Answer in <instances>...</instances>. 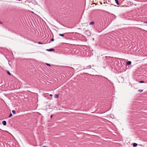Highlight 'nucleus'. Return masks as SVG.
<instances>
[{
	"instance_id": "obj_18",
	"label": "nucleus",
	"mask_w": 147,
	"mask_h": 147,
	"mask_svg": "<svg viewBox=\"0 0 147 147\" xmlns=\"http://www.w3.org/2000/svg\"><path fill=\"white\" fill-rule=\"evenodd\" d=\"M38 43L40 44H42V43L40 42H38Z\"/></svg>"
},
{
	"instance_id": "obj_10",
	"label": "nucleus",
	"mask_w": 147,
	"mask_h": 147,
	"mask_svg": "<svg viewBox=\"0 0 147 147\" xmlns=\"http://www.w3.org/2000/svg\"><path fill=\"white\" fill-rule=\"evenodd\" d=\"M12 112L14 114H15L16 113L15 111V110H12Z\"/></svg>"
},
{
	"instance_id": "obj_19",
	"label": "nucleus",
	"mask_w": 147,
	"mask_h": 147,
	"mask_svg": "<svg viewBox=\"0 0 147 147\" xmlns=\"http://www.w3.org/2000/svg\"><path fill=\"white\" fill-rule=\"evenodd\" d=\"M53 117V115H51V119H52V117Z\"/></svg>"
},
{
	"instance_id": "obj_2",
	"label": "nucleus",
	"mask_w": 147,
	"mask_h": 147,
	"mask_svg": "<svg viewBox=\"0 0 147 147\" xmlns=\"http://www.w3.org/2000/svg\"><path fill=\"white\" fill-rule=\"evenodd\" d=\"M2 123L3 125H6V122L5 121H3L2 122Z\"/></svg>"
},
{
	"instance_id": "obj_6",
	"label": "nucleus",
	"mask_w": 147,
	"mask_h": 147,
	"mask_svg": "<svg viewBox=\"0 0 147 147\" xmlns=\"http://www.w3.org/2000/svg\"><path fill=\"white\" fill-rule=\"evenodd\" d=\"M54 97L55 98H58L59 97V95L58 94H55L54 95Z\"/></svg>"
},
{
	"instance_id": "obj_1",
	"label": "nucleus",
	"mask_w": 147,
	"mask_h": 147,
	"mask_svg": "<svg viewBox=\"0 0 147 147\" xmlns=\"http://www.w3.org/2000/svg\"><path fill=\"white\" fill-rule=\"evenodd\" d=\"M86 34H87L88 36H90L91 35V34L90 32L88 31H86Z\"/></svg>"
},
{
	"instance_id": "obj_8",
	"label": "nucleus",
	"mask_w": 147,
	"mask_h": 147,
	"mask_svg": "<svg viewBox=\"0 0 147 147\" xmlns=\"http://www.w3.org/2000/svg\"><path fill=\"white\" fill-rule=\"evenodd\" d=\"M137 144L136 143H134L133 144V146L134 147H136L137 146Z\"/></svg>"
},
{
	"instance_id": "obj_20",
	"label": "nucleus",
	"mask_w": 147,
	"mask_h": 147,
	"mask_svg": "<svg viewBox=\"0 0 147 147\" xmlns=\"http://www.w3.org/2000/svg\"><path fill=\"white\" fill-rule=\"evenodd\" d=\"M50 96H53V95L52 94H51L50 95Z\"/></svg>"
},
{
	"instance_id": "obj_9",
	"label": "nucleus",
	"mask_w": 147,
	"mask_h": 147,
	"mask_svg": "<svg viewBox=\"0 0 147 147\" xmlns=\"http://www.w3.org/2000/svg\"><path fill=\"white\" fill-rule=\"evenodd\" d=\"M94 24V22H90L89 23V24L90 25L93 24Z\"/></svg>"
},
{
	"instance_id": "obj_4",
	"label": "nucleus",
	"mask_w": 147,
	"mask_h": 147,
	"mask_svg": "<svg viewBox=\"0 0 147 147\" xmlns=\"http://www.w3.org/2000/svg\"><path fill=\"white\" fill-rule=\"evenodd\" d=\"M91 67V66L90 65H89L88 66H86V68H84V69H88L89 68H90Z\"/></svg>"
},
{
	"instance_id": "obj_12",
	"label": "nucleus",
	"mask_w": 147,
	"mask_h": 147,
	"mask_svg": "<svg viewBox=\"0 0 147 147\" xmlns=\"http://www.w3.org/2000/svg\"><path fill=\"white\" fill-rule=\"evenodd\" d=\"M139 82V83H144V81H140Z\"/></svg>"
},
{
	"instance_id": "obj_15",
	"label": "nucleus",
	"mask_w": 147,
	"mask_h": 147,
	"mask_svg": "<svg viewBox=\"0 0 147 147\" xmlns=\"http://www.w3.org/2000/svg\"><path fill=\"white\" fill-rule=\"evenodd\" d=\"M7 73L8 74V75H11V73H10V72H9V71H7Z\"/></svg>"
},
{
	"instance_id": "obj_5",
	"label": "nucleus",
	"mask_w": 147,
	"mask_h": 147,
	"mask_svg": "<svg viewBox=\"0 0 147 147\" xmlns=\"http://www.w3.org/2000/svg\"><path fill=\"white\" fill-rule=\"evenodd\" d=\"M131 64V62L130 61H128L127 62L126 65H130Z\"/></svg>"
},
{
	"instance_id": "obj_22",
	"label": "nucleus",
	"mask_w": 147,
	"mask_h": 147,
	"mask_svg": "<svg viewBox=\"0 0 147 147\" xmlns=\"http://www.w3.org/2000/svg\"><path fill=\"white\" fill-rule=\"evenodd\" d=\"M146 23L147 24V22H146Z\"/></svg>"
},
{
	"instance_id": "obj_17",
	"label": "nucleus",
	"mask_w": 147,
	"mask_h": 147,
	"mask_svg": "<svg viewBox=\"0 0 147 147\" xmlns=\"http://www.w3.org/2000/svg\"><path fill=\"white\" fill-rule=\"evenodd\" d=\"M51 41H54V39H53V38H52V39H51Z\"/></svg>"
},
{
	"instance_id": "obj_16",
	"label": "nucleus",
	"mask_w": 147,
	"mask_h": 147,
	"mask_svg": "<svg viewBox=\"0 0 147 147\" xmlns=\"http://www.w3.org/2000/svg\"><path fill=\"white\" fill-rule=\"evenodd\" d=\"M46 64L48 66H51V65L50 64H49L46 63Z\"/></svg>"
},
{
	"instance_id": "obj_13",
	"label": "nucleus",
	"mask_w": 147,
	"mask_h": 147,
	"mask_svg": "<svg viewBox=\"0 0 147 147\" xmlns=\"http://www.w3.org/2000/svg\"><path fill=\"white\" fill-rule=\"evenodd\" d=\"M143 91V90H139L138 91V92H142Z\"/></svg>"
},
{
	"instance_id": "obj_3",
	"label": "nucleus",
	"mask_w": 147,
	"mask_h": 147,
	"mask_svg": "<svg viewBox=\"0 0 147 147\" xmlns=\"http://www.w3.org/2000/svg\"><path fill=\"white\" fill-rule=\"evenodd\" d=\"M54 49H47V51H54Z\"/></svg>"
},
{
	"instance_id": "obj_11",
	"label": "nucleus",
	"mask_w": 147,
	"mask_h": 147,
	"mask_svg": "<svg viewBox=\"0 0 147 147\" xmlns=\"http://www.w3.org/2000/svg\"><path fill=\"white\" fill-rule=\"evenodd\" d=\"M59 35L60 36H62V37H63L64 36V35L63 34H59Z\"/></svg>"
},
{
	"instance_id": "obj_21",
	"label": "nucleus",
	"mask_w": 147,
	"mask_h": 147,
	"mask_svg": "<svg viewBox=\"0 0 147 147\" xmlns=\"http://www.w3.org/2000/svg\"><path fill=\"white\" fill-rule=\"evenodd\" d=\"M0 24H2V23L0 22Z\"/></svg>"
},
{
	"instance_id": "obj_7",
	"label": "nucleus",
	"mask_w": 147,
	"mask_h": 147,
	"mask_svg": "<svg viewBox=\"0 0 147 147\" xmlns=\"http://www.w3.org/2000/svg\"><path fill=\"white\" fill-rule=\"evenodd\" d=\"M115 1L116 3L118 5H119L118 0H115Z\"/></svg>"
},
{
	"instance_id": "obj_14",
	"label": "nucleus",
	"mask_w": 147,
	"mask_h": 147,
	"mask_svg": "<svg viewBox=\"0 0 147 147\" xmlns=\"http://www.w3.org/2000/svg\"><path fill=\"white\" fill-rule=\"evenodd\" d=\"M12 116V114L11 113H10L9 116V117H10Z\"/></svg>"
}]
</instances>
